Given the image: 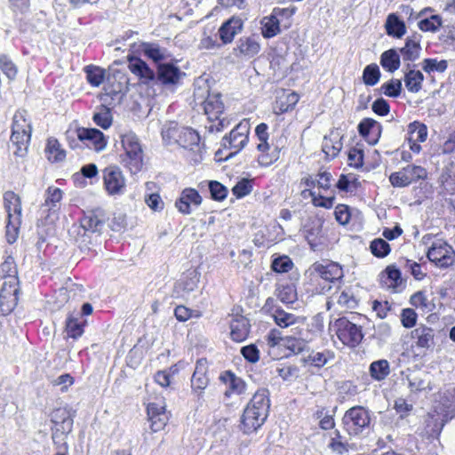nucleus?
Instances as JSON below:
<instances>
[{
  "label": "nucleus",
  "instance_id": "473e14b6",
  "mask_svg": "<svg viewBox=\"0 0 455 455\" xmlns=\"http://www.w3.org/2000/svg\"><path fill=\"white\" fill-rule=\"evenodd\" d=\"M299 100V95L295 92L283 91L273 104V111L275 115H282L293 110Z\"/></svg>",
  "mask_w": 455,
  "mask_h": 455
},
{
  "label": "nucleus",
  "instance_id": "39448f33",
  "mask_svg": "<svg viewBox=\"0 0 455 455\" xmlns=\"http://www.w3.org/2000/svg\"><path fill=\"white\" fill-rule=\"evenodd\" d=\"M108 217L106 211L100 207L84 210L78 220L79 230L76 235V242L79 247L88 248L91 243L90 234H101Z\"/></svg>",
  "mask_w": 455,
  "mask_h": 455
},
{
  "label": "nucleus",
  "instance_id": "f3484780",
  "mask_svg": "<svg viewBox=\"0 0 455 455\" xmlns=\"http://www.w3.org/2000/svg\"><path fill=\"white\" fill-rule=\"evenodd\" d=\"M263 309L267 315L272 317L274 323L280 328H288L298 323L299 316L286 312L275 300L269 297L266 299Z\"/></svg>",
  "mask_w": 455,
  "mask_h": 455
},
{
  "label": "nucleus",
  "instance_id": "7ed1b4c3",
  "mask_svg": "<svg viewBox=\"0 0 455 455\" xmlns=\"http://www.w3.org/2000/svg\"><path fill=\"white\" fill-rule=\"evenodd\" d=\"M300 184L305 187L300 192L304 200L310 199L316 208L330 210L335 204V196H323L331 187V174L328 172H318L315 177L307 175L303 177Z\"/></svg>",
  "mask_w": 455,
  "mask_h": 455
},
{
  "label": "nucleus",
  "instance_id": "5fc2aeb1",
  "mask_svg": "<svg viewBox=\"0 0 455 455\" xmlns=\"http://www.w3.org/2000/svg\"><path fill=\"white\" fill-rule=\"evenodd\" d=\"M92 120L96 125L107 130L113 123V116L110 108L105 105H100L93 114Z\"/></svg>",
  "mask_w": 455,
  "mask_h": 455
},
{
  "label": "nucleus",
  "instance_id": "ddd939ff",
  "mask_svg": "<svg viewBox=\"0 0 455 455\" xmlns=\"http://www.w3.org/2000/svg\"><path fill=\"white\" fill-rule=\"evenodd\" d=\"M427 178V170L419 165L408 164L399 172H392L389 181L393 187L404 188Z\"/></svg>",
  "mask_w": 455,
  "mask_h": 455
},
{
  "label": "nucleus",
  "instance_id": "e2e57ef3",
  "mask_svg": "<svg viewBox=\"0 0 455 455\" xmlns=\"http://www.w3.org/2000/svg\"><path fill=\"white\" fill-rule=\"evenodd\" d=\"M0 69L10 80H14L18 75V67L7 54L0 55Z\"/></svg>",
  "mask_w": 455,
  "mask_h": 455
},
{
  "label": "nucleus",
  "instance_id": "8fccbe9b",
  "mask_svg": "<svg viewBox=\"0 0 455 455\" xmlns=\"http://www.w3.org/2000/svg\"><path fill=\"white\" fill-rule=\"evenodd\" d=\"M335 354L331 349H325L322 352L312 351L305 359V363L317 367H323L329 361L333 360Z\"/></svg>",
  "mask_w": 455,
  "mask_h": 455
},
{
  "label": "nucleus",
  "instance_id": "bf43d9fd",
  "mask_svg": "<svg viewBox=\"0 0 455 455\" xmlns=\"http://www.w3.org/2000/svg\"><path fill=\"white\" fill-rule=\"evenodd\" d=\"M381 77L379 66L376 63L367 65L363 71L362 79L366 86L376 85Z\"/></svg>",
  "mask_w": 455,
  "mask_h": 455
},
{
  "label": "nucleus",
  "instance_id": "338daca9",
  "mask_svg": "<svg viewBox=\"0 0 455 455\" xmlns=\"http://www.w3.org/2000/svg\"><path fill=\"white\" fill-rule=\"evenodd\" d=\"M211 197L214 201L222 202L228 195V190L226 186L217 180H210L208 183Z\"/></svg>",
  "mask_w": 455,
  "mask_h": 455
},
{
  "label": "nucleus",
  "instance_id": "f704fd0d",
  "mask_svg": "<svg viewBox=\"0 0 455 455\" xmlns=\"http://www.w3.org/2000/svg\"><path fill=\"white\" fill-rule=\"evenodd\" d=\"M204 114L209 121H220V116L224 111V104L221 100L220 94H208L203 103Z\"/></svg>",
  "mask_w": 455,
  "mask_h": 455
},
{
  "label": "nucleus",
  "instance_id": "412c9836",
  "mask_svg": "<svg viewBox=\"0 0 455 455\" xmlns=\"http://www.w3.org/2000/svg\"><path fill=\"white\" fill-rule=\"evenodd\" d=\"M304 286L312 295H322L331 291V285L324 282L314 263L305 272Z\"/></svg>",
  "mask_w": 455,
  "mask_h": 455
},
{
  "label": "nucleus",
  "instance_id": "4468645a",
  "mask_svg": "<svg viewBox=\"0 0 455 455\" xmlns=\"http://www.w3.org/2000/svg\"><path fill=\"white\" fill-rule=\"evenodd\" d=\"M210 362L206 357L196 360L191 377L190 387L192 394L198 399H203L204 390L210 384Z\"/></svg>",
  "mask_w": 455,
  "mask_h": 455
},
{
  "label": "nucleus",
  "instance_id": "393cba45",
  "mask_svg": "<svg viewBox=\"0 0 455 455\" xmlns=\"http://www.w3.org/2000/svg\"><path fill=\"white\" fill-rule=\"evenodd\" d=\"M20 284L14 287L11 283H3L0 290V314L9 315L17 307L19 300Z\"/></svg>",
  "mask_w": 455,
  "mask_h": 455
},
{
  "label": "nucleus",
  "instance_id": "de8ad7c7",
  "mask_svg": "<svg viewBox=\"0 0 455 455\" xmlns=\"http://www.w3.org/2000/svg\"><path fill=\"white\" fill-rule=\"evenodd\" d=\"M261 35L264 38H272L278 35L281 31L280 20L275 19L272 13L265 16L261 21Z\"/></svg>",
  "mask_w": 455,
  "mask_h": 455
},
{
  "label": "nucleus",
  "instance_id": "6ab92c4d",
  "mask_svg": "<svg viewBox=\"0 0 455 455\" xmlns=\"http://www.w3.org/2000/svg\"><path fill=\"white\" fill-rule=\"evenodd\" d=\"M147 414L153 432L164 429L170 419V413L166 411L164 403H149L147 406Z\"/></svg>",
  "mask_w": 455,
  "mask_h": 455
},
{
  "label": "nucleus",
  "instance_id": "4be33fe9",
  "mask_svg": "<svg viewBox=\"0 0 455 455\" xmlns=\"http://www.w3.org/2000/svg\"><path fill=\"white\" fill-rule=\"evenodd\" d=\"M185 75L180 68L172 63H159L156 67V77L164 86H176Z\"/></svg>",
  "mask_w": 455,
  "mask_h": 455
},
{
  "label": "nucleus",
  "instance_id": "aec40b11",
  "mask_svg": "<svg viewBox=\"0 0 455 455\" xmlns=\"http://www.w3.org/2000/svg\"><path fill=\"white\" fill-rule=\"evenodd\" d=\"M314 265L324 282L331 285V288L332 284L340 282L344 277L343 267L338 262L327 259L315 261Z\"/></svg>",
  "mask_w": 455,
  "mask_h": 455
},
{
  "label": "nucleus",
  "instance_id": "6e6552de",
  "mask_svg": "<svg viewBox=\"0 0 455 455\" xmlns=\"http://www.w3.org/2000/svg\"><path fill=\"white\" fill-rule=\"evenodd\" d=\"M124 152L120 154V163L132 173H138L143 166V150L138 137L132 133L121 135Z\"/></svg>",
  "mask_w": 455,
  "mask_h": 455
},
{
  "label": "nucleus",
  "instance_id": "f257e3e1",
  "mask_svg": "<svg viewBox=\"0 0 455 455\" xmlns=\"http://www.w3.org/2000/svg\"><path fill=\"white\" fill-rule=\"evenodd\" d=\"M162 137L167 145H178L186 149L188 153L187 157L190 163L196 164L202 162L201 137L193 128L179 126L172 123L163 129Z\"/></svg>",
  "mask_w": 455,
  "mask_h": 455
},
{
  "label": "nucleus",
  "instance_id": "3c124183",
  "mask_svg": "<svg viewBox=\"0 0 455 455\" xmlns=\"http://www.w3.org/2000/svg\"><path fill=\"white\" fill-rule=\"evenodd\" d=\"M442 187L444 194L455 195V164L447 165L441 176Z\"/></svg>",
  "mask_w": 455,
  "mask_h": 455
},
{
  "label": "nucleus",
  "instance_id": "a211bd4d",
  "mask_svg": "<svg viewBox=\"0 0 455 455\" xmlns=\"http://www.w3.org/2000/svg\"><path fill=\"white\" fill-rule=\"evenodd\" d=\"M77 139L88 148L96 152L102 151L108 144L104 133L96 128L78 127L76 129Z\"/></svg>",
  "mask_w": 455,
  "mask_h": 455
},
{
  "label": "nucleus",
  "instance_id": "b1692460",
  "mask_svg": "<svg viewBox=\"0 0 455 455\" xmlns=\"http://www.w3.org/2000/svg\"><path fill=\"white\" fill-rule=\"evenodd\" d=\"M359 135L370 145H376L382 133V125L371 117L363 118L357 126Z\"/></svg>",
  "mask_w": 455,
  "mask_h": 455
},
{
  "label": "nucleus",
  "instance_id": "a19ab883",
  "mask_svg": "<svg viewBox=\"0 0 455 455\" xmlns=\"http://www.w3.org/2000/svg\"><path fill=\"white\" fill-rule=\"evenodd\" d=\"M385 29L387 36L394 38H402L407 31L403 20H400L395 13H389L385 22Z\"/></svg>",
  "mask_w": 455,
  "mask_h": 455
},
{
  "label": "nucleus",
  "instance_id": "13d9d810",
  "mask_svg": "<svg viewBox=\"0 0 455 455\" xmlns=\"http://www.w3.org/2000/svg\"><path fill=\"white\" fill-rule=\"evenodd\" d=\"M254 185H255L254 179L242 178L232 188L231 191L235 198L241 199V198H243L246 196L250 195L252 192Z\"/></svg>",
  "mask_w": 455,
  "mask_h": 455
},
{
  "label": "nucleus",
  "instance_id": "72a5a7b5",
  "mask_svg": "<svg viewBox=\"0 0 455 455\" xmlns=\"http://www.w3.org/2000/svg\"><path fill=\"white\" fill-rule=\"evenodd\" d=\"M411 336L418 348L428 349L435 344V330L426 324H419L412 330Z\"/></svg>",
  "mask_w": 455,
  "mask_h": 455
},
{
  "label": "nucleus",
  "instance_id": "c03bdc74",
  "mask_svg": "<svg viewBox=\"0 0 455 455\" xmlns=\"http://www.w3.org/2000/svg\"><path fill=\"white\" fill-rule=\"evenodd\" d=\"M277 299L284 304H292L298 299L295 283H280L275 290Z\"/></svg>",
  "mask_w": 455,
  "mask_h": 455
},
{
  "label": "nucleus",
  "instance_id": "052dcab7",
  "mask_svg": "<svg viewBox=\"0 0 455 455\" xmlns=\"http://www.w3.org/2000/svg\"><path fill=\"white\" fill-rule=\"evenodd\" d=\"M443 26V19L438 14L431 15L428 18L420 19L418 28L423 32H436Z\"/></svg>",
  "mask_w": 455,
  "mask_h": 455
},
{
  "label": "nucleus",
  "instance_id": "a878e982",
  "mask_svg": "<svg viewBox=\"0 0 455 455\" xmlns=\"http://www.w3.org/2000/svg\"><path fill=\"white\" fill-rule=\"evenodd\" d=\"M128 68L132 75L145 84L156 79L155 71L140 57L130 55L127 57Z\"/></svg>",
  "mask_w": 455,
  "mask_h": 455
},
{
  "label": "nucleus",
  "instance_id": "680f3d73",
  "mask_svg": "<svg viewBox=\"0 0 455 455\" xmlns=\"http://www.w3.org/2000/svg\"><path fill=\"white\" fill-rule=\"evenodd\" d=\"M333 436L331 438L328 447L335 453L342 455L349 450V444L341 435L339 430H335Z\"/></svg>",
  "mask_w": 455,
  "mask_h": 455
},
{
  "label": "nucleus",
  "instance_id": "4d7b16f0",
  "mask_svg": "<svg viewBox=\"0 0 455 455\" xmlns=\"http://www.w3.org/2000/svg\"><path fill=\"white\" fill-rule=\"evenodd\" d=\"M424 76L419 70L411 69L404 76V84L411 92H418L421 90Z\"/></svg>",
  "mask_w": 455,
  "mask_h": 455
},
{
  "label": "nucleus",
  "instance_id": "c756f323",
  "mask_svg": "<svg viewBox=\"0 0 455 455\" xmlns=\"http://www.w3.org/2000/svg\"><path fill=\"white\" fill-rule=\"evenodd\" d=\"M230 338L235 342L244 341L250 334V321L242 315H234L229 323Z\"/></svg>",
  "mask_w": 455,
  "mask_h": 455
},
{
  "label": "nucleus",
  "instance_id": "cd10ccee",
  "mask_svg": "<svg viewBox=\"0 0 455 455\" xmlns=\"http://www.w3.org/2000/svg\"><path fill=\"white\" fill-rule=\"evenodd\" d=\"M243 28V20L239 16H232L224 21L218 30V34L222 44H231L235 36L242 32Z\"/></svg>",
  "mask_w": 455,
  "mask_h": 455
},
{
  "label": "nucleus",
  "instance_id": "c85d7f7f",
  "mask_svg": "<svg viewBox=\"0 0 455 455\" xmlns=\"http://www.w3.org/2000/svg\"><path fill=\"white\" fill-rule=\"evenodd\" d=\"M260 51V44L257 35L242 36L234 48L235 56L243 59L254 58Z\"/></svg>",
  "mask_w": 455,
  "mask_h": 455
},
{
  "label": "nucleus",
  "instance_id": "58836bf2",
  "mask_svg": "<svg viewBox=\"0 0 455 455\" xmlns=\"http://www.w3.org/2000/svg\"><path fill=\"white\" fill-rule=\"evenodd\" d=\"M44 153L47 160L52 164L63 162L67 156L66 150L61 147L60 141L54 137L47 139Z\"/></svg>",
  "mask_w": 455,
  "mask_h": 455
},
{
  "label": "nucleus",
  "instance_id": "2eb2a0df",
  "mask_svg": "<svg viewBox=\"0 0 455 455\" xmlns=\"http://www.w3.org/2000/svg\"><path fill=\"white\" fill-rule=\"evenodd\" d=\"M103 187L109 196L122 195L125 191L126 179L117 165H108L102 170Z\"/></svg>",
  "mask_w": 455,
  "mask_h": 455
},
{
  "label": "nucleus",
  "instance_id": "1a4fd4ad",
  "mask_svg": "<svg viewBox=\"0 0 455 455\" xmlns=\"http://www.w3.org/2000/svg\"><path fill=\"white\" fill-rule=\"evenodd\" d=\"M331 329L339 340L350 348L356 347L364 337L363 327L354 323L345 316L336 319Z\"/></svg>",
  "mask_w": 455,
  "mask_h": 455
},
{
  "label": "nucleus",
  "instance_id": "7c9ffc66",
  "mask_svg": "<svg viewBox=\"0 0 455 455\" xmlns=\"http://www.w3.org/2000/svg\"><path fill=\"white\" fill-rule=\"evenodd\" d=\"M220 380L227 386L224 395L228 398L233 395H242L246 390L245 381L230 370L221 372Z\"/></svg>",
  "mask_w": 455,
  "mask_h": 455
},
{
  "label": "nucleus",
  "instance_id": "4c0bfd02",
  "mask_svg": "<svg viewBox=\"0 0 455 455\" xmlns=\"http://www.w3.org/2000/svg\"><path fill=\"white\" fill-rule=\"evenodd\" d=\"M343 148L342 137L338 133H331L329 136H324L322 145V151L325 155V159L328 161L333 160L340 153Z\"/></svg>",
  "mask_w": 455,
  "mask_h": 455
},
{
  "label": "nucleus",
  "instance_id": "603ef678",
  "mask_svg": "<svg viewBox=\"0 0 455 455\" xmlns=\"http://www.w3.org/2000/svg\"><path fill=\"white\" fill-rule=\"evenodd\" d=\"M305 238L313 251L323 244V225L321 223L315 227L305 226Z\"/></svg>",
  "mask_w": 455,
  "mask_h": 455
},
{
  "label": "nucleus",
  "instance_id": "5701e85b",
  "mask_svg": "<svg viewBox=\"0 0 455 455\" xmlns=\"http://www.w3.org/2000/svg\"><path fill=\"white\" fill-rule=\"evenodd\" d=\"M202 203L203 197L196 188H185L175 201V207L181 214L189 215L192 212L191 206L198 207Z\"/></svg>",
  "mask_w": 455,
  "mask_h": 455
},
{
  "label": "nucleus",
  "instance_id": "f8f14e48",
  "mask_svg": "<svg viewBox=\"0 0 455 455\" xmlns=\"http://www.w3.org/2000/svg\"><path fill=\"white\" fill-rule=\"evenodd\" d=\"M250 123L248 119L240 121L220 142L224 148L238 154L248 143L250 134Z\"/></svg>",
  "mask_w": 455,
  "mask_h": 455
},
{
  "label": "nucleus",
  "instance_id": "49530a36",
  "mask_svg": "<svg viewBox=\"0 0 455 455\" xmlns=\"http://www.w3.org/2000/svg\"><path fill=\"white\" fill-rule=\"evenodd\" d=\"M199 278L196 271L184 273L180 279L175 283V290L178 292L193 291L198 284Z\"/></svg>",
  "mask_w": 455,
  "mask_h": 455
},
{
  "label": "nucleus",
  "instance_id": "864d4df0",
  "mask_svg": "<svg viewBox=\"0 0 455 455\" xmlns=\"http://www.w3.org/2000/svg\"><path fill=\"white\" fill-rule=\"evenodd\" d=\"M439 43L443 50L455 52V22L443 27Z\"/></svg>",
  "mask_w": 455,
  "mask_h": 455
},
{
  "label": "nucleus",
  "instance_id": "f03ea898",
  "mask_svg": "<svg viewBox=\"0 0 455 455\" xmlns=\"http://www.w3.org/2000/svg\"><path fill=\"white\" fill-rule=\"evenodd\" d=\"M270 409L269 391L258 389L245 406L240 420L243 433L250 435L259 429L266 422Z\"/></svg>",
  "mask_w": 455,
  "mask_h": 455
},
{
  "label": "nucleus",
  "instance_id": "ea45409f",
  "mask_svg": "<svg viewBox=\"0 0 455 455\" xmlns=\"http://www.w3.org/2000/svg\"><path fill=\"white\" fill-rule=\"evenodd\" d=\"M420 51V36L417 34L407 37L404 46L400 49V52L405 61L417 60L419 57Z\"/></svg>",
  "mask_w": 455,
  "mask_h": 455
},
{
  "label": "nucleus",
  "instance_id": "0e129e2a",
  "mask_svg": "<svg viewBox=\"0 0 455 455\" xmlns=\"http://www.w3.org/2000/svg\"><path fill=\"white\" fill-rule=\"evenodd\" d=\"M294 267V263L287 255L275 258L271 263V269L278 274L288 273Z\"/></svg>",
  "mask_w": 455,
  "mask_h": 455
},
{
  "label": "nucleus",
  "instance_id": "bb28decb",
  "mask_svg": "<svg viewBox=\"0 0 455 455\" xmlns=\"http://www.w3.org/2000/svg\"><path fill=\"white\" fill-rule=\"evenodd\" d=\"M427 139V127L419 121H414L408 125L407 140L411 151L419 154L421 151L419 143L426 141Z\"/></svg>",
  "mask_w": 455,
  "mask_h": 455
},
{
  "label": "nucleus",
  "instance_id": "20e7f679",
  "mask_svg": "<svg viewBox=\"0 0 455 455\" xmlns=\"http://www.w3.org/2000/svg\"><path fill=\"white\" fill-rule=\"evenodd\" d=\"M33 132L32 119L25 108H18L12 118L10 142L13 155L23 157L27 155Z\"/></svg>",
  "mask_w": 455,
  "mask_h": 455
},
{
  "label": "nucleus",
  "instance_id": "37998d69",
  "mask_svg": "<svg viewBox=\"0 0 455 455\" xmlns=\"http://www.w3.org/2000/svg\"><path fill=\"white\" fill-rule=\"evenodd\" d=\"M63 198V191L54 186H50L45 191V199L43 206L48 207V217L51 214H57L60 206L58 204L60 203V201Z\"/></svg>",
  "mask_w": 455,
  "mask_h": 455
},
{
  "label": "nucleus",
  "instance_id": "774afa93",
  "mask_svg": "<svg viewBox=\"0 0 455 455\" xmlns=\"http://www.w3.org/2000/svg\"><path fill=\"white\" fill-rule=\"evenodd\" d=\"M379 91L387 97L396 98L401 94L402 82L399 79H390L381 84Z\"/></svg>",
  "mask_w": 455,
  "mask_h": 455
},
{
  "label": "nucleus",
  "instance_id": "2f4dec72",
  "mask_svg": "<svg viewBox=\"0 0 455 455\" xmlns=\"http://www.w3.org/2000/svg\"><path fill=\"white\" fill-rule=\"evenodd\" d=\"M379 282L383 288L396 292L403 284L401 271L395 265H388L380 273Z\"/></svg>",
  "mask_w": 455,
  "mask_h": 455
},
{
  "label": "nucleus",
  "instance_id": "a18cd8bd",
  "mask_svg": "<svg viewBox=\"0 0 455 455\" xmlns=\"http://www.w3.org/2000/svg\"><path fill=\"white\" fill-rule=\"evenodd\" d=\"M391 372L390 364L386 359L373 361L369 367L371 378L376 381L384 380Z\"/></svg>",
  "mask_w": 455,
  "mask_h": 455
},
{
  "label": "nucleus",
  "instance_id": "79ce46f5",
  "mask_svg": "<svg viewBox=\"0 0 455 455\" xmlns=\"http://www.w3.org/2000/svg\"><path fill=\"white\" fill-rule=\"evenodd\" d=\"M83 70L87 83L92 87H100L107 78V70L102 67L89 64L84 67Z\"/></svg>",
  "mask_w": 455,
  "mask_h": 455
},
{
  "label": "nucleus",
  "instance_id": "423d86ee",
  "mask_svg": "<svg viewBox=\"0 0 455 455\" xmlns=\"http://www.w3.org/2000/svg\"><path fill=\"white\" fill-rule=\"evenodd\" d=\"M4 208L6 212L5 238L8 243H14L19 236L22 222V202L20 196L12 190L3 195Z\"/></svg>",
  "mask_w": 455,
  "mask_h": 455
},
{
  "label": "nucleus",
  "instance_id": "6e6d98bb",
  "mask_svg": "<svg viewBox=\"0 0 455 455\" xmlns=\"http://www.w3.org/2000/svg\"><path fill=\"white\" fill-rule=\"evenodd\" d=\"M409 302L413 307L426 313L431 312L435 308V305L428 300L424 291L414 292L410 297Z\"/></svg>",
  "mask_w": 455,
  "mask_h": 455
},
{
  "label": "nucleus",
  "instance_id": "09e8293b",
  "mask_svg": "<svg viewBox=\"0 0 455 455\" xmlns=\"http://www.w3.org/2000/svg\"><path fill=\"white\" fill-rule=\"evenodd\" d=\"M400 56L394 49L385 51L380 55V65L390 73L396 71L400 68Z\"/></svg>",
  "mask_w": 455,
  "mask_h": 455
},
{
  "label": "nucleus",
  "instance_id": "e433bc0d",
  "mask_svg": "<svg viewBox=\"0 0 455 455\" xmlns=\"http://www.w3.org/2000/svg\"><path fill=\"white\" fill-rule=\"evenodd\" d=\"M86 325V320H80L73 313H69L67 315L64 325V331L67 334V338L74 340L78 339L84 333Z\"/></svg>",
  "mask_w": 455,
  "mask_h": 455
},
{
  "label": "nucleus",
  "instance_id": "c9c22d12",
  "mask_svg": "<svg viewBox=\"0 0 455 455\" xmlns=\"http://www.w3.org/2000/svg\"><path fill=\"white\" fill-rule=\"evenodd\" d=\"M0 279L4 280V283H11V286L12 287L16 284H20L18 267L13 257L9 255L1 263Z\"/></svg>",
  "mask_w": 455,
  "mask_h": 455
},
{
  "label": "nucleus",
  "instance_id": "dca6fc26",
  "mask_svg": "<svg viewBox=\"0 0 455 455\" xmlns=\"http://www.w3.org/2000/svg\"><path fill=\"white\" fill-rule=\"evenodd\" d=\"M427 259L440 268H447L455 262V251L443 241L433 243L427 253Z\"/></svg>",
  "mask_w": 455,
  "mask_h": 455
},
{
  "label": "nucleus",
  "instance_id": "0eeeda50",
  "mask_svg": "<svg viewBox=\"0 0 455 455\" xmlns=\"http://www.w3.org/2000/svg\"><path fill=\"white\" fill-rule=\"evenodd\" d=\"M255 137L258 140L257 163L261 167H269L278 161L282 148L269 142L268 125L266 123L259 124L255 128Z\"/></svg>",
  "mask_w": 455,
  "mask_h": 455
},
{
  "label": "nucleus",
  "instance_id": "9d476101",
  "mask_svg": "<svg viewBox=\"0 0 455 455\" xmlns=\"http://www.w3.org/2000/svg\"><path fill=\"white\" fill-rule=\"evenodd\" d=\"M341 421L347 435L356 436L369 427L371 416L364 407L356 405L345 411Z\"/></svg>",
  "mask_w": 455,
  "mask_h": 455
},
{
  "label": "nucleus",
  "instance_id": "9b49d317",
  "mask_svg": "<svg viewBox=\"0 0 455 455\" xmlns=\"http://www.w3.org/2000/svg\"><path fill=\"white\" fill-rule=\"evenodd\" d=\"M52 438L54 444L66 442L68 435L73 428V418L69 411L65 407L54 409L51 413Z\"/></svg>",
  "mask_w": 455,
  "mask_h": 455
},
{
  "label": "nucleus",
  "instance_id": "69168bd1",
  "mask_svg": "<svg viewBox=\"0 0 455 455\" xmlns=\"http://www.w3.org/2000/svg\"><path fill=\"white\" fill-rule=\"evenodd\" d=\"M371 253L377 258H385L391 251L389 243L382 238H375L370 243Z\"/></svg>",
  "mask_w": 455,
  "mask_h": 455
}]
</instances>
